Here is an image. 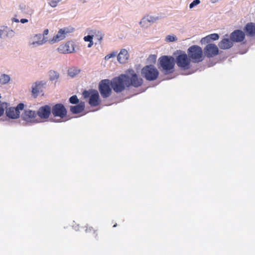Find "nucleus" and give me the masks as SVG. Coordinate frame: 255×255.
<instances>
[{
    "mask_svg": "<svg viewBox=\"0 0 255 255\" xmlns=\"http://www.w3.org/2000/svg\"><path fill=\"white\" fill-rule=\"evenodd\" d=\"M111 85L115 92H121L125 90L126 87L130 86L129 76L122 74L115 77L111 81Z\"/></svg>",
    "mask_w": 255,
    "mask_h": 255,
    "instance_id": "obj_1",
    "label": "nucleus"
},
{
    "mask_svg": "<svg viewBox=\"0 0 255 255\" xmlns=\"http://www.w3.org/2000/svg\"><path fill=\"white\" fill-rule=\"evenodd\" d=\"M161 71L165 74L171 73L175 65L174 58L170 56H163L159 59Z\"/></svg>",
    "mask_w": 255,
    "mask_h": 255,
    "instance_id": "obj_2",
    "label": "nucleus"
},
{
    "mask_svg": "<svg viewBox=\"0 0 255 255\" xmlns=\"http://www.w3.org/2000/svg\"><path fill=\"white\" fill-rule=\"evenodd\" d=\"M187 54L193 63H198L203 60V50L199 46L192 45L189 47Z\"/></svg>",
    "mask_w": 255,
    "mask_h": 255,
    "instance_id": "obj_3",
    "label": "nucleus"
},
{
    "mask_svg": "<svg viewBox=\"0 0 255 255\" xmlns=\"http://www.w3.org/2000/svg\"><path fill=\"white\" fill-rule=\"evenodd\" d=\"M141 74L147 80L154 81L158 76V70L153 65H147L141 70Z\"/></svg>",
    "mask_w": 255,
    "mask_h": 255,
    "instance_id": "obj_4",
    "label": "nucleus"
},
{
    "mask_svg": "<svg viewBox=\"0 0 255 255\" xmlns=\"http://www.w3.org/2000/svg\"><path fill=\"white\" fill-rule=\"evenodd\" d=\"M51 112L54 117H59L60 119L54 120V122L60 123L63 121L62 119L65 118L67 115V110L63 104H57L53 106L51 109Z\"/></svg>",
    "mask_w": 255,
    "mask_h": 255,
    "instance_id": "obj_5",
    "label": "nucleus"
},
{
    "mask_svg": "<svg viewBox=\"0 0 255 255\" xmlns=\"http://www.w3.org/2000/svg\"><path fill=\"white\" fill-rule=\"evenodd\" d=\"M191 59L188 54L182 52L176 57L177 65L182 70H187L190 68Z\"/></svg>",
    "mask_w": 255,
    "mask_h": 255,
    "instance_id": "obj_6",
    "label": "nucleus"
},
{
    "mask_svg": "<svg viewBox=\"0 0 255 255\" xmlns=\"http://www.w3.org/2000/svg\"><path fill=\"white\" fill-rule=\"evenodd\" d=\"M111 81L108 79L102 80L99 84V91L101 96L104 98L109 97L112 93L110 87Z\"/></svg>",
    "mask_w": 255,
    "mask_h": 255,
    "instance_id": "obj_7",
    "label": "nucleus"
},
{
    "mask_svg": "<svg viewBox=\"0 0 255 255\" xmlns=\"http://www.w3.org/2000/svg\"><path fill=\"white\" fill-rule=\"evenodd\" d=\"M24 105L22 103L19 104L16 107H9L6 109V116L11 119H16L19 118L20 115L19 110H23Z\"/></svg>",
    "mask_w": 255,
    "mask_h": 255,
    "instance_id": "obj_8",
    "label": "nucleus"
},
{
    "mask_svg": "<svg viewBox=\"0 0 255 255\" xmlns=\"http://www.w3.org/2000/svg\"><path fill=\"white\" fill-rule=\"evenodd\" d=\"M37 114L35 111L29 109H25L21 114L22 119L27 123H35L38 121L36 119Z\"/></svg>",
    "mask_w": 255,
    "mask_h": 255,
    "instance_id": "obj_9",
    "label": "nucleus"
},
{
    "mask_svg": "<svg viewBox=\"0 0 255 255\" xmlns=\"http://www.w3.org/2000/svg\"><path fill=\"white\" fill-rule=\"evenodd\" d=\"M219 49L215 44H208L204 48V53L208 57H213L218 55Z\"/></svg>",
    "mask_w": 255,
    "mask_h": 255,
    "instance_id": "obj_10",
    "label": "nucleus"
},
{
    "mask_svg": "<svg viewBox=\"0 0 255 255\" xmlns=\"http://www.w3.org/2000/svg\"><path fill=\"white\" fill-rule=\"evenodd\" d=\"M46 84V82L45 81H37L33 83L31 86L32 95L34 97H36L42 91V87Z\"/></svg>",
    "mask_w": 255,
    "mask_h": 255,
    "instance_id": "obj_11",
    "label": "nucleus"
},
{
    "mask_svg": "<svg viewBox=\"0 0 255 255\" xmlns=\"http://www.w3.org/2000/svg\"><path fill=\"white\" fill-rule=\"evenodd\" d=\"M45 40L43 35L41 34H36L30 40L29 45L31 47H35L45 43Z\"/></svg>",
    "mask_w": 255,
    "mask_h": 255,
    "instance_id": "obj_12",
    "label": "nucleus"
},
{
    "mask_svg": "<svg viewBox=\"0 0 255 255\" xmlns=\"http://www.w3.org/2000/svg\"><path fill=\"white\" fill-rule=\"evenodd\" d=\"M51 112V108L48 105L41 107L37 112V115L42 119H46L49 118Z\"/></svg>",
    "mask_w": 255,
    "mask_h": 255,
    "instance_id": "obj_13",
    "label": "nucleus"
},
{
    "mask_svg": "<svg viewBox=\"0 0 255 255\" xmlns=\"http://www.w3.org/2000/svg\"><path fill=\"white\" fill-rule=\"evenodd\" d=\"M128 73L131 76V77H129L130 86L132 85L134 87L140 86L142 84V80L137 77L133 70H129Z\"/></svg>",
    "mask_w": 255,
    "mask_h": 255,
    "instance_id": "obj_14",
    "label": "nucleus"
},
{
    "mask_svg": "<svg viewBox=\"0 0 255 255\" xmlns=\"http://www.w3.org/2000/svg\"><path fill=\"white\" fill-rule=\"evenodd\" d=\"M245 38V33L240 30H236L230 34V38L233 42H241L244 40Z\"/></svg>",
    "mask_w": 255,
    "mask_h": 255,
    "instance_id": "obj_15",
    "label": "nucleus"
},
{
    "mask_svg": "<svg viewBox=\"0 0 255 255\" xmlns=\"http://www.w3.org/2000/svg\"><path fill=\"white\" fill-rule=\"evenodd\" d=\"M74 43L72 41H69L65 44L60 46L58 48L61 53H72L75 51Z\"/></svg>",
    "mask_w": 255,
    "mask_h": 255,
    "instance_id": "obj_16",
    "label": "nucleus"
},
{
    "mask_svg": "<svg viewBox=\"0 0 255 255\" xmlns=\"http://www.w3.org/2000/svg\"><path fill=\"white\" fill-rule=\"evenodd\" d=\"M129 57V55L127 50L122 49L117 55V60L120 63L124 64L127 62Z\"/></svg>",
    "mask_w": 255,
    "mask_h": 255,
    "instance_id": "obj_17",
    "label": "nucleus"
},
{
    "mask_svg": "<svg viewBox=\"0 0 255 255\" xmlns=\"http://www.w3.org/2000/svg\"><path fill=\"white\" fill-rule=\"evenodd\" d=\"M89 103L91 106L94 107L98 106L100 104L99 95L97 91H92Z\"/></svg>",
    "mask_w": 255,
    "mask_h": 255,
    "instance_id": "obj_18",
    "label": "nucleus"
},
{
    "mask_svg": "<svg viewBox=\"0 0 255 255\" xmlns=\"http://www.w3.org/2000/svg\"><path fill=\"white\" fill-rule=\"evenodd\" d=\"M159 19L158 16H152V15H147L144 16L141 20L140 21L139 24L142 26H147V22L153 23L158 20Z\"/></svg>",
    "mask_w": 255,
    "mask_h": 255,
    "instance_id": "obj_19",
    "label": "nucleus"
},
{
    "mask_svg": "<svg viewBox=\"0 0 255 255\" xmlns=\"http://www.w3.org/2000/svg\"><path fill=\"white\" fill-rule=\"evenodd\" d=\"M231 38H224L219 43V47L222 49H227L232 47L233 44Z\"/></svg>",
    "mask_w": 255,
    "mask_h": 255,
    "instance_id": "obj_20",
    "label": "nucleus"
},
{
    "mask_svg": "<svg viewBox=\"0 0 255 255\" xmlns=\"http://www.w3.org/2000/svg\"><path fill=\"white\" fill-rule=\"evenodd\" d=\"M244 30L246 32L247 35L250 36H254L255 35V23L250 22L247 23L245 28Z\"/></svg>",
    "mask_w": 255,
    "mask_h": 255,
    "instance_id": "obj_21",
    "label": "nucleus"
},
{
    "mask_svg": "<svg viewBox=\"0 0 255 255\" xmlns=\"http://www.w3.org/2000/svg\"><path fill=\"white\" fill-rule=\"evenodd\" d=\"M85 108V103L84 102H80L79 104L71 106L70 111L73 114H78L82 112Z\"/></svg>",
    "mask_w": 255,
    "mask_h": 255,
    "instance_id": "obj_22",
    "label": "nucleus"
},
{
    "mask_svg": "<svg viewBox=\"0 0 255 255\" xmlns=\"http://www.w3.org/2000/svg\"><path fill=\"white\" fill-rule=\"evenodd\" d=\"M65 36L64 33L62 32V30L61 29L58 31L56 35L53 36L52 39L50 40V42L52 44L54 43L55 42H58L60 40L64 39L65 38Z\"/></svg>",
    "mask_w": 255,
    "mask_h": 255,
    "instance_id": "obj_23",
    "label": "nucleus"
},
{
    "mask_svg": "<svg viewBox=\"0 0 255 255\" xmlns=\"http://www.w3.org/2000/svg\"><path fill=\"white\" fill-rule=\"evenodd\" d=\"M219 38V36L217 33H213L211 34H210L204 38H203L201 39V42L202 43H209L212 40H218Z\"/></svg>",
    "mask_w": 255,
    "mask_h": 255,
    "instance_id": "obj_24",
    "label": "nucleus"
},
{
    "mask_svg": "<svg viewBox=\"0 0 255 255\" xmlns=\"http://www.w3.org/2000/svg\"><path fill=\"white\" fill-rule=\"evenodd\" d=\"M19 10L21 12L31 15L32 13V10L30 9L28 5L24 3H21L19 6Z\"/></svg>",
    "mask_w": 255,
    "mask_h": 255,
    "instance_id": "obj_25",
    "label": "nucleus"
},
{
    "mask_svg": "<svg viewBox=\"0 0 255 255\" xmlns=\"http://www.w3.org/2000/svg\"><path fill=\"white\" fill-rule=\"evenodd\" d=\"M10 80V77L6 74H0V85L8 84Z\"/></svg>",
    "mask_w": 255,
    "mask_h": 255,
    "instance_id": "obj_26",
    "label": "nucleus"
},
{
    "mask_svg": "<svg viewBox=\"0 0 255 255\" xmlns=\"http://www.w3.org/2000/svg\"><path fill=\"white\" fill-rule=\"evenodd\" d=\"M89 34L95 35L94 37L96 38L99 41H101L103 39L104 36L101 31L95 29L91 30L89 32Z\"/></svg>",
    "mask_w": 255,
    "mask_h": 255,
    "instance_id": "obj_27",
    "label": "nucleus"
},
{
    "mask_svg": "<svg viewBox=\"0 0 255 255\" xmlns=\"http://www.w3.org/2000/svg\"><path fill=\"white\" fill-rule=\"evenodd\" d=\"M80 72V70L75 67H72L68 71V73L69 76L74 77L77 75Z\"/></svg>",
    "mask_w": 255,
    "mask_h": 255,
    "instance_id": "obj_28",
    "label": "nucleus"
},
{
    "mask_svg": "<svg viewBox=\"0 0 255 255\" xmlns=\"http://www.w3.org/2000/svg\"><path fill=\"white\" fill-rule=\"evenodd\" d=\"M49 76L50 80L53 81L59 78V74L56 71L51 70L49 72Z\"/></svg>",
    "mask_w": 255,
    "mask_h": 255,
    "instance_id": "obj_29",
    "label": "nucleus"
},
{
    "mask_svg": "<svg viewBox=\"0 0 255 255\" xmlns=\"http://www.w3.org/2000/svg\"><path fill=\"white\" fill-rule=\"evenodd\" d=\"M63 0H50L48 3L52 8L56 7Z\"/></svg>",
    "mask_w": 255,
    "mask_h": 255,
    "instance_id": "obj_30",
    "label": "nucleus"
},
{
    "mask_svg": "<svg viewBox=\"0 0 255 255\" xmlns=\"http://www.w3.org/2000/svg\"><path fill=\"white\" fill-rule=\"evenodd\" d=\"M62 30V32L64 33L65 36L67 35V34L69 33L73 32L74 30V28L72 27H64L63 28L61 29Z\"/></svg>",
    "mask_w": 255,
    "mask_h": 255,
    "instance_id": "obj_31",
    "label": "nucleus"
},
{
    "mask_svg": "<svg viewBox=\"0 0 255 255\" xmlns=\"http://www.w3.org/2000/svg\"><path fill=\"white\" fill-rule=\"evenodd\" d=\"M69 102L72 104H77L79 103V99L76 95H74L69 98Z\"/></svg>",
    "mask_w": 255,
    "mask_h": 255,
    "instance_id": "obj_32",
    "label": "nucleus"
},
{
    "mask_svg": "<svg viewBox=\"0 0 255 255\" xmlns=\"http://www.w3.org/2000/svg\"><path fill=\"white\" fill-rule=\"evenodd\" d=\"M5 34L6 37L11 38L14 36V32L13 30L10 29L7 27V29H6Z\"/></svg>",
    "mask_w": 255,
    "mask_h": 255,
    "instance_id": "obj_33",
    "label": "nucleus"
},
{
    "mask_svg": "<svg viewBox=\"0 0 255 255\" xmlns=\"http://www.w3.org/2000/svg\"><path fill=\"white\" fill-rule=\"evenodd\" d=\"M6 29H7V26L2 25L0 26V38L2 37L3 34H5Z\"/></svg>",
    "mask_w": 255,
    "mask_h": 255,
    "instance_id": "obj_34",
    "label": "nucleus"
},
{
    "mask_svg": "<svg viewBox=\"0 0 255 255\" xmlns=\"http://www.w3.org/2000/svg\"><path fill=\"white\" fill-rule=\"evenodd\" d=\"M117 54V52L116 51H113L110 54L107 55L105 57V59L106 60H108L111 58L115 57Z\"/></svg>",
    "mask_w": 255,
    "mask_h": 255,
    "instance_id": "obj_35",
    "label": "nucleus"
},
{
    "mask_svg": "<svg viewBox=\"0 0 255 255\" xmlns=\"http://www.w3.org/2000/svg\"><path fill=\"white\" fill-rule=\"evenodd\" d=\"M166 39L167 41L173 42L177 40V38L175 36L169 35L166 36Z\"/></svg>",
    "mask_w": 255,
    "mask_h": 255,
    "instance_id": "obj_36",
    "label": "nucleus"
},
{
    "mask_svg": "<svg viewBox=\"0 0 255 255\" xmlns=\"http://www.w3.org/2000/svg\"><path fill=\"white\" fill-rule=\"evenodd\" d=\"M200 3V0H194L189 4V8L190 9H192L195 6L199 4Z\"/></svg>",
    "mask_w": 255,
    "mask_h": 255,
    "instance_id": "obj_37",
    "label": "nucleus"
},
{
    "mask_svg": "<svg viewBox=\"0 0 255 255\" xmlns=\"http://www.w3.org/2000/svg\"><path fill=\"white\" fill-rule=\"evenodd\" d=\"M95 36V35L92 34H90L87 36H86L84 37V40L87 42H90L92 41L93 37Z\"/></svg>",
    "mask_w": 255,
    "mask_h": 255,
    "instance_id": "obj_38",
    "label": "nucleus"
},
{
    "mask_svg": "<svg viewBox=\"0 0 255 255\" xmlns=\"http://www.w3.org/2000/svg\"><path fill=\"white\" fill-rule=\"evenodd\" d=\"M92 91H84L83 93V96L84 98H90V96L92 94Z\"/></svg>",
    "mask_w": 255,
    "mask_h": 255,
    "instance_id": "obj_39",
    "label": "nucleus"
},
{
    "mask_svg": "<svg viewBox=\"0 0 255 255\" xmlns=\"http://www.w3.org/2000/svg\"><path fill=\"white\" fill-rule=\"evenodd\" d=\"M28 21V20L26 18H22L20 20V22H21L22 23H25L27 22Z\"/></svg>",
    "mask_w": 255,
    "mask_h": 255,
    "instance_id": "obj_40",
    "label": "nucleus"
},
{
    "mask_svg": "<svg viewBox=\"0 0 255 255\" xmlns=\"http://www.w3.org/2000/svg\"><path fill=\"white\" fill-rule=\"evenodd\" d=\"M4 113V110L2 108L0 107V117Z\"/></svg>",
    "mask_w": 255,
    "mask_h": 255,
    "instance_id": "obj_41",
    "label": "nucleus"
},
{
    "mask_svg": "<svg viewBox=\"0 0 255 255\" xmlns=\"http://www.w3.org/2000/svg\"><path fill=\"white\" fill-rule=\"evenodd\" d=\"M11 20L12 21L15 22H18L19 21V20L18 19L14 17L11 18Z\"/></svg>",
    "mask_w": 255,
    "mask_h": 255,
    "instance_id": "obj_42",
    "label": "nucleus"
},
{
    "mask_svg": "<svg viewBox=\"0 0 255 255\" xmlns=\"http://www.w3.org/2000/svg\"><path fill=\"white\" fill-rule=\"evenodd\" d=\"M48 32H49L48 29H47L44 30L42 35L44 36V35H47L48 34Z\"/></svg>",
    "mask_w": 255,
    "mask_h": 255,
    "instance_id": "obj_43",
    "label": "nucleus"
},
{
    "mask_svg": "<svg viewBox=\"0 0 255 255\" xmlns=\"http://www.w3.org/2000/svg\"><path fill=\"white\" fill-rule=\"evenodd\" d=\"M93 45V40L89 42V43L88 44V47L89 48L91 47L92 45Z\"/></svg>",
    "mask_w": 255,
    "mask_h": 255,
    "instance_id": "obj_44",
    "label": "nucleus"
},
{
    "mask_svg": "<svg viewBox=\"0 0 255 255\" xmlns=\"http://www.w3.org/2000/svg\"><path fill=\"white\" fill-rule=\"evenodd\" d=\"M89 230L90 231H92V228H91V227H90V228H89ZM88 229H86V232H88Z\"/></svg>",
    "mask_w": 255,
    "mask_h": 255,
    "instance_id": "obj_45",
    "label": "nucleus"
},
{
    "mask_svg": "<svg viewBox=\"0 0 255 255\" xmlns=\"http://www.w3.org/2000/svg\"><path fill=\"white\" fill-rule=\"evenodd\" d=\"M116 226H117V225L116 224V225H114V226H113V227H116Z\"/></svg>",
    "mask_w": 255,
    "mask_h": 255,
    "instance_id": "obj_46",
    "label": "nucleus"
}]
</instances>
